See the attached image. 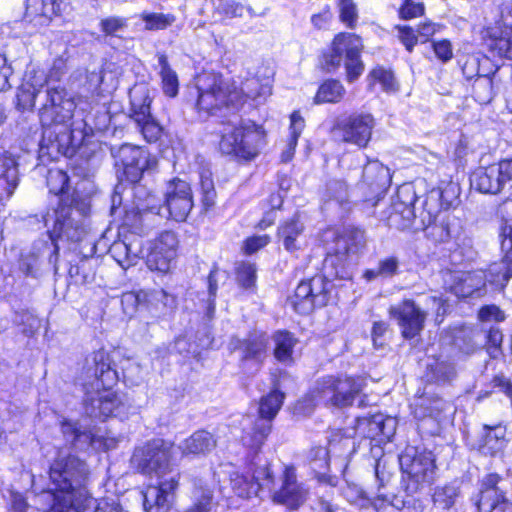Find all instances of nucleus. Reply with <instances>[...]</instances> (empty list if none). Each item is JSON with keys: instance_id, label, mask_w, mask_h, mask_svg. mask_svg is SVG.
Returning <instances> with one entry per match:
<instances>
[{"instance_id": "nucleus-1", "label": "nucleus", "mask_w": 512, "mask_h": 512, "mask_svg": "<svg viewBox=\"0 0 512 512\" xmlns=\"http://www.w3.org/2000/svg\"><path fill=\"white\" fill-rule=\"evenodd\" d=\"M94 378L84 384V409L91 417L105 420L109 417L126 419L135 408L127 398L118 397L111 388L117 383L119 376L111 367L109 355L104 351L93 354Z\"/></svg>"}, {"instance_id": "nucleus-2", "label": "nucleus", "mask_w": 512, "mask_h": 512, "mask_svg": "<svg viewBox=\"0 0 512 512\" xmlns=\"http://www.w3.org/2000/svg\"><path fill=\"white\" fill-rule=\"evenodd\" d=\"M508 199L501 203L497 209V217L500 221L499 240L501 251L504 254L501 263H494L489 267L488 273L482 271L460 272L453 276L455 283L450 290L461 298L469 297L480 291L487 284L493 291H502L510 278V264L512 252V225L508 208Z\"/></svg>"}, {"instance_id": "nucleus-3", "label": "nucleus", "mask_w": 512, "mask_h": 512, "mask_svg": "<svg viewBox=\"0 0 512 512\" xmlns=\"http://www.w3.org/2000/svg\"><path fill=\"white\" fill-rule=\"evenodd\" d=\"M87 465L79 458L59 456L50 467V479L55 486L53 512H84L93 502L85 483Z\"/></svg>"}, {"instance_id": "nucleus-4", "label": "nucleus", "mask_w": 512, "mask_h": 512, "mask_svg": "<svg viewBox=\"0 0 512 512\" xmlns=\"http://www.w3.org/2000/svg\"><path fill=\"white\" fill-rule=\"evenodd\" d=\"M94 130H42L38 146V163L35 169L42 173L44 166L59 156L85 158L88 166L91 157L95 154L98 144L92 141Z\"/></svg>"}, {"instance_id": "nucleus-5", "label": "nucleus", "mask_w": 512, "mask_h": 512, "mask_svg": "<svg viewBox=\"0 0 512 512\" xmlns=\"http://www.w3.org/2000/svg\"><path fill=\"white\" fill-rule=\"evenodd\" d=\"M47 234L33 243L31 251L40 258L47 257L49 263L56 265L58 261V240L80 241L86 233L80 219L70 217V209H52L44 216Z\"/></svg>"}, {"instance_id": "nucleus-6", "label": "nucleus", "mask_w": 512, "mask_h": 512, "mask_svg": "<svg viewBox=\"0 0 512 512\" xmlns=\"http://www.w3.org/2000/svg\"><path fill=\"white\" fill-rule=\"evenodd\" d=\"M164 198L163 206L151 204L152 198L149 197L146 206L137 205L131 210H125L123 224L132 229H138L142 225L143 212L150 211L163 215L162 210H166L168 216L175 221H185L193 207L190 185L184 180L173 179L167 183Z\"/></svg>"}, {"instance_id": "nucleus-7", "label": "nucleus", "mask_w": 512, "mask_h": 512, "mask_svg": "<svg viewBox=\"0 0 512 512\" xmlns=\"http://www.w3.org/2000/svg\"><path fill=\"white\" fill-rule=\"evenodd\" d=\"M362 390L359 379L349 376L327 375L318 379L310 391V400L316 404L343 408L351 406Z\"/></svg>"}, {"instance_id": "nucleus-8", "label": "nucleus", "mask_w": 512, "mask_h": 512, "mask_svg": "<svg viewBox=\"0 0 512 512\" xmlns=\"http://www.w3.org/2000/svg\"><path fill=\"white\" fill-rule=\"evenodd\" d=\"M172 445L163 439H153L137 446L131 457V466L138 472L157 479L176 473L171 467Z\"/></svg>"}, {"instance_id": "nucleus-9", "label": "nucleus", "mask_w": 512, "mask_h": 512, "mask_svg": "<svg viewBox=\"0 0 512 512\" xmlns=\"http://www.w3.org/2000/svg\"><path fill=\"white\" fill-rule=\"evenodd\" d=\"M401 470L408 476L407 489L410 492L430 486L435 479V458L424 448L407 446L399 456Z\"/></svg>"}, {"instance_id": "nucleus-10", "label": "nucleus", "mask_w": 512, "mask_h": 512, "mask_svg": "<svg viewBox=\"0 0 512 512\" xmlns=\"http://www.w3.org/2000/svg\"><path fill=\"white\" fill-rule=\"evenodd\" d=\"M363 44L361 38L348 32L337 34L331 45V51L325 56L328 67L338 68L345 59L347 80L355 81L364 71V64L360 58Z\"/></svg>"}, {"instance_id": "nucleus-11", "label": "nucleus", "mask_w": 512, "mask_h": 512, "mask_svg": "<svg viewBox=\"0 0 512 512\" xmlns=\"http://www.w3.org/2000/svg\"><path fill=\"white\" fill-rule=\"evenodd\" d=\"M284 398V393L274 389L260 399L259 419L254 424L253 433L243 437L246 445L256 450L260 449L272 430V420L278 414Z\"/></svg>"}, {"instance_id": "nucleus-12", "label": "nucleus", "mask_w": 512, "mask_h": 512, "mask_svg": "<svg viewBox=\"0 0 512 512\" xmlns=\"http://www.w3.org/2000/svg\"><path fill=\"white\" fill-rule=\"evenodd\" d=\"M264 130H227L221 137L219 149L223 154L251 160L259 153Z\"/></svg>"}, {"instance_id": "nucleus-13", "label": "nucleus", "mask_w": 512, "mask_h": 512, "mask_svg": "<svg viewBox=\"0 0 512 512\" xmlns=\"http://www.w3.org/2000/svg\"><path fill=\"white\" fill-rule=\"evenodd\" d=\"M46 102L40 109L42 128L63 125L72 119L75 103L68 97L64 88H47L44 92Z\"/></svg>"}, {"instance_id": "nucleus-14", "label": "nucleus", "mask_w": 512, "mask_h": 512, "mask_svg": "<svg viewBox=\"0 0 512 512\" xmlns=\"http://www.w3.org/2000/svg\"><path fill=\"white\" fill-rule=\"evenodd\" d=\"M272 492L274 503L286 506L289 510L299 509L308 499V487L297 479L296 468L293 465H285L280 476V486L277 488L274 478Z\"/></svg>"}, {"instance_id": "nucleus-15", "label": "nucleus", "mask_w": 512, "mask_h": 512, "mask_svg": "<svg viewBox=\"0 0 512 512\" xmlns=\"http://www.w3.org/2000/svg\"><path fill=\"white\" fill-rule=\"evenodd\" d=\"M178 238L173 231H163L148 244L146 264L150 270L168 273L175 265Z\"/></svg>"}, {"instance_id": "nucleus-16", "label": "nucleus", "mask_w": 512, "mask_h": 512, "mask_svg": "<svg viewBox=\"0 0 512 512\" xmlns=\"http://www.w3.org/2000/svg\"><path fill=\"white\" fill-rule=\"evenodd\" d=\"M512 179L510 160L500 161L488 167L477 168L470 177L471 186L481 193H498Z\"/></svg>"}, {"instance_id": "nucleus-17", "label": "nucleus", "mask_w": 512, "mask_h": 512, "mask_svg": "<svg viewBox=\"0 0 512 512\" xmlns=\"http://www.w3.org/2000/svg\"><path fill=\"white\" fill-rule=\"evenodd\" d=\"M405 339H413L424 329L427 314L413 300L405 299L389 308Z\"/></svg>"}, {"instance_id": "nucleus-18", "label": "nucleus", "mask_w": 512, "mask_h": 512, "mask_svg": "<svg viewBox=\"0 0 512 512\" xmlns=\"http://www.w3.org/2000/svg\"><path fill=\"white\" fill-rule=\"evenodd\" d=\"M232 491L240 498L257 495L260 489L271 490L274 487V474L269 466L259 467L252 476L239 471L230 473Z\"/></svg>"}, {"instance_id": "nucleus-19", "label": "nucleus", "mask_w": 512, "mask_h": 512, "mask_svg": "<svg viewBox=\"0 0 512 512\" xmlns=\"http://www.w3.org/2000/svg\"><path fill=\"white\" fill-rule=\"evenodd\" d=\"M179 484V473H170L167 478L158 479L157 485H149L143 492V506L147 512L167 510L174 491Z\"/></svg>"}, {"instance_id": "nucleus-20", "label": "nucleus", "mask_w": 512, "mask_h": 512, "mask_svg": "<svg viewBox=\"0 0 512 512\" xmlns=\"http://www.w3.org/2000/svg\"><path fill=\"white\" fill-rule=\"evenodd\" d=\"M152 90L145 82L135 84L129 92L132 118L141 128H163L151 114Z\"/></svg>"}, {"instance_id": "nucleus-21", "label": "nucleus", "mask_w": 512, "mask_h": 512, "mask_svg": "<svg viewBox=\"0 0 512 512\" xmlns=\"http://www.w3.org/2000/svg\"><path fill=\"white\" fill-rule=\"evenodd\" d=\"M119 161L122 174H118V177L121 180L124 177L128 182L136 183L148 166V154L138 146L123 145L119 150Z\"/></svg>"}, {"instance_id": "nucleus-22", "label": "nucleus", "mask_w": 512, "mask_h": 512, "mask_svg": "<svg viewBox=\"0 0 512 512\" xmlns=\"http://www.w3.org/2000/svg\"><path fill=\"white\" fill-rule=\"evenodd\" d=\"M66 8L63 0H27L24 20L38 28L46 27L54 17L62 16Z\"/></svg>"}, {"instance_id": "nucleus-23", "label": "nucleus", "mask_w": 512, "mask_h": 512, "mask_svg": "<svg viewBox=\"0 0 512 512\" xmlns=\"http://www.w3.org/2000/svg\"><path fill=\"white\" fill-rule=\"evenodd\" d=\"M356 430L365 437L378 442L389 441L396 431L397 421L390 416L381 413L371 417H358Z\"/></svg>"}, {"instance_id": "nucleus-24", "label": "nucleus", "mask_w": 512, "mask_h": 512, "mask_svg": "<svg viewBox=\"0 0 512 512\" xmlns=\"http://www.w3.org/2000/svg\"><path fill=\"white\" fill-rule=\"evenodd\" d=\"M416 201L417 195L414 186L412 184L401 185L392 203L390 221L396 224L397 219L401 218L402 222L398 224V227L400 229L408 228L415 218L414 205Z\"/></svg>"}, {"instance_id": "nucleus-25", "label": "nucleus", "mask_w": 512, "mask_h": 512, "mask_svg": "<svg viewBox=\"0 0 512 512\" xmlns=\"http://www.w3.org/2000/svg\"><path fill=\"white\" fill-rule=\"evenodd\" d=\"M47 187L51 194L59 197V203L56 209L66 207L70 209V217L82 216V213L73 208L76 202L74 192L69 193V177L66 172L57 168H50L47 173Z\"/></svg>"}, {"instance_id": "nucleus-26", "label": "nucleus", "mask_w": 512, "mask_h": 512, "mask_svg": "<svg viewBox=\"0 0 512 512\" xmlns=\"http://www.w3.org/2000/svg\"><path fill=\"white\" fill-rule=\"evenodd\" d=\"M499 480L497 474H489L483 479L479 499L476 502L478 512H504L507 504L502 491L497 486Z\"/></svg>"}, {"instance_id": "nucleus-27", "label": "nucleus", "mask_w": 512, "mask_h": 512, "mask_svg": "<svg viewBox=\"0 0 512 512\" xmlns=\"http://www.w3.org/2000/svg\"><path fill=\"white\" fill-rule=\"evenodd\" d=\"M18 163L13 152H0V201L9 199L19 184Z\"/></svg>"}, {"instance_id": "nucleus-28", "label": "nucleus", "mask_w": 512, "mask_h": 512, "mask_svg": "<svg viewBox=\"0 0 512 512\" xmlns=\"http://www.w3.org/2000/svg\"><path fill=\"white\" fill-rule=\"evenodd\" d=\"M61 431L66 441L79 449L88 446L96 449L109 448L107 442L103 441L101 437L95 435L91 430H82L77 423L64 420L61 422Z\"/></svg>"}, {"instance_id": "nucleus-29", "label": "nucleus", "mask_w": 512, "mask_h": 512, "mask_svg": "<svg viewBox=\"0 0 512 512\" xmlns=\"http://www.w3.org/2000/svg\"><path fill=\"white\" fill-rule=\"evenodd\" d=\"M270 93L271 89L269 86L262 85L257 78H250L242 83L239 90L234 88L229 91L228 98L231 101L233 109L238 110L247 99L260 103L261 99H265Z\"/></svg>"}, {"instance_id": "nucleus-30", "label": "nucleus", "mask_w": 512, "mask_h": 512, "mask_svg": "<svg viewBox=\"0 0 512 512\" xmlns=\"http://www.w3.org/2000/svg\"><path fill=\"white\" fill-rule=\"evenodd\" d=\"M512 28L497 22L487 29L486 46L499 57L511 58Z\"/></svg>"}, {"instance_id": "nucleus-31", "label": "nucleus", "mask_w": 512, "mask_h": 512, "mask_svg": "<svg viewBox=\"0 0 512 512\" xmlns=\"http://www.w3.org/2000/svg\"><path fill=\"white\" fill-rule=\"evenodd\" d=\"M243 361H253L260 366L267 356L269 337L264 332L251 333L245 340L238 341Z\"/></svg>"}, {"instance_id": "nucleus-32", "label": "nucleus", "mask_w": 512, "mask_h": 512, "mask_svg": "<svg viewBox=\"0 0 512 512\" xmlns=\"http://www.w3.org/2000/svg\"><path fill=\"white\" fill-rule=\"evenodd\" d=\"M438 25L431 22L425 21L414 29L410 26H398L399 39L405 46L408 52H412L414 46L420 42H427L437 31Z\"/></svg>"}, {"instance_id": "nucleus-33", "label": "nucleus", "mask_w": 512, "mask_h": 512, "mask_svg": "<svg viewBox=\"0 0 512 512\" xmlns=\"http://www.w3.org/2000/svg\"><path fill=\"white\" fill-rule=\"evenodd\" d=\"M229 89H224L220 85L214 84L209 90H200L197 100V106L201 110L214 113L222 107L233 109L231 101L228 98Z\"/></svg>"}, {"instance_id": "nucleus-34", "label": "nucleus", "mask_w": 512, "mask_h": 512, "mask_svg": "<svg viewBox=\"0 0 512 512\" xmlns=\"http://www.w3.org/2000/svg\"><path fill=\"white\" fill-rule=\"evenodd\" d=\"M303 232L304 225L299 215L295 214L278 227V238L288 252H294L301 247Z\"/></svg>"}, {"instance_id": "nucleus-35", "label": "nucleus", "mask_w": 512, "mask_h": 512, "mask_svg": "<svg viewBox=\"0 0 512 512\" xmlns=\"http://www.w3.org/2000/svg\"><path fill=\"white\" fill-rule=\"evenodd\" d=\"M217 445L214 436L205 430L194 432L179 446L184 455H205L210 453Z\"/></svg>"}, {"instance_id": "nucleus-36", "label": "nucleus", "mask_w": 512, "mask_h": 512, "mask_svg": "<svg viewBox=\"0 0 512 512\" xmlns=\"http://www.w3.org/2000/svg\"><path fill=\"white\" fill-rule=\"evenodd\" d=\"M390 181L389 169L378 161L369 162L363 169V182L375 193L385 190Z\"/></svg>"}, {"instance_id": "nucleus-37", "label": "nucleus", "mask_w": 512, "mask_h": 512, "mask_svg": "<svg viewBox=\"0 0 512 512\" xmlns=\"http://www.w3.org/2000/svg\"><path fill=\"white\" fill-rule=\"evenodd\" d=\"M273 341L275 344V358L284 364L291 363L293 361L294 347L298 343L294 335L288 331H277L273 335Z\"/></svg>"}, {"instance_id": "nucleus-38", "label": "nucleus", "mask_w": 512, "mask_h": 512, "mask_svg": "<svg viewBox=\"0 0 512 512\" xmlns=\"http://www.w3.org/2000/svg\"><path fill=\"white\" fill-rule=\"evenodd\" d=\"M159 74L162 82L163 93L168 97H175L179 90V81L176 72L171 68L167 56L163 53L157 55Z\"/></svg>"}, {"instance_id": "nucleus-39", "label": "nucleus", "mask_w": 512, "mask_h": 512, "mask_svg": "<svg viewBox=\"0 0 512 512\" xmlns=\"http://www.w3.org/2000/svg\"><path fill=\"white\" fill-rule=\"evenodd\" d=\"M399 259L396 256H388L379 260L375 268L367 269L363 273V278L367 282L377 279H388L395 276L399 271Z\"/></svg>"}, {"instance_id": "nucleus-40", "label": "nucleus", "mask_w": 512, "mask_h": 512, "mask_svg": "<svg viewBox=\"0 0 512 512\" xmlns=\"http://www.w3.org/2000/svg\"><path fill=\"white\" fill-rule=\"evenodd\" d=\"M485 435L479 446V450L483 454L495 455L505 446V429L502 426L484 427Z\"/></svg>"}, {"instance_id": "nucleus-41", "label": "nucleus", "mask_w": 512, "mask_h": 512, "mask_svg": "<svg viewBox=\"0 0 512 512\" xmlns=\"http://www.w3.org/2000/svg\"><path fill=\"white\" fill-rule=\"evenodd\" d=\"M324 204L327 209L334 205L343 210L349 209L348 190L343 181L334 180L328 184Z\"/></svg>"}, {"instance_id": "nucleus-42", "label": "nucleus", "mask_w": 512, "mask_h": 512, "mask_svg": "<svg viewBox=\"0 0 512 512\" xmlns=\"http://www.w3.org/2000/svg\"><path fill=\"white\" fill-rule=\"evenodd\" d=\"M345 94L344 86L337 80H327L318 89L315 96L316 103H335Z\"/></svg>"}, {"instance_id": "nucleus-43", "label": "nucleus", "mask_w": 512, "mask_h": 512, "mask_svg": "<svg viewBox=\"0 0 512 512\" xmlns=\"http://www.w3.org/2000/svg\"><path fill=\"white\" fill-rule=\"evenodd\" d=\"M446 406L447 403L439 397H434L432 399L421 397L416 403L417 408L415 410V417H437L440 412L446 410Z\"/></svg>"}, {"instance_id": "nucleus-44", "label": "nucleus", "mask_w": 512, "mask_h": 512, "mask_svg": "<svg viewBox=\"0 0 512 512\" xmlns=\"http://www.w3.org/2000/svg\"><path fill=\"white\" fill-rule=\"evenodd\" d=\"M309 286L311 289V298L313 301V308L322 307L327 304L328 301V285L329 282L323 275H315L308 279Z\"/></svg>"}, {"instance_id": "nucleus-45", "label": "nucleus", "mask_w": 512, "mask_h": 512, "mask_svg": "<svg viewBox=\"0 0 512 512\" xmlns=\"http://www.w3.org/2000/svg\"><path fill=\"white\" fill-rule=\"evenodd\" d=\"M311 289L308 280L301 281L296 287L293 305L299 313H309L314 309Z\"/></svg>"}, {"instance_id": "nucleus-46", "label": "nucleus", "mask_w": 512, "mask_h": 512, "mask_svg": "<svg viewBox=\"0 0 512 512\" xmlns=\"http://www.w3.org/2000/svg\"><path fill=\"white\" fill-rule=\"evenodd\" d=\"M343 497L352 505L358 508H366L372 504L368 494L357 484L346 483L342 488Z\"/></svg>"}, {"instance_id": "nucleus-47", "label": "nucleus", "mask_w": 512, "mask_h": 512, "mask_svg": "<svg viewBox=\"0 0 512 512\" xmlns=\"http://www.w3.org/2000/svg\"><path fill=\"white\" fill-rule=\"evenodd\" d=\"M427 377L431 381L446 382L454 376L453 366L445 361L434 359L432 363L427 365Z\"/></svg>"}, {"instance_id": "nucleus-48", "label": "nucleus", "mask_w": 512, "mask_h": 512, "mask_svg": "<svg viewBox=\"0 0 512 512\" xmlns=\"http://www.w3.org/2000/svg\"><path fill=\"white\" fill-rule=\"evenodd\" d=\"M140 17L145 22V28L147 30L165 29L175 21L174 15L163 13L143 12Z\"/></svg>"}, {"instance_id": "nucleus-49", "label": "nucleus", "mask_w": 512, "mask_h": 512, "mask_svg": "<svg viewBox=\"0 0 512 512\" xmlns=\"http://www.w3.org/2000/svg\"><path fill=\"white\" fill-rule=\"evenodd\" d=\"M459 495V488L455 485H446L436 489L433 500L442 509L451 508Z\"/></svg>"}, {"instance_id": "nucleus-50", "label": "nucleus", "mask_w": 512, "mask_h": 512, "mask_svg": "<svg viewBox=\"0 0 512 512\" xmlns=\"http://www.w3.org/2000/svg\"><path fill=\"white\" fill-rule=\"evenodd\" d=\"M339 18L348 28H354L358 21L357 6L353 0H339Z\"/></svg>"}, {"instance_id": "nucleus-51", "label": "nucleus", "mask_w": 512, "mask_h": 512, "mask_svg": "<svg viewBox=\"0 0 512 512\" xmlns=\"http://www.w3.org/2000/svg\"><path fill=\"white\" fill-rule=\"evenodd\" d=\"M236 277L239 285L249 289L255 286L256 268L255 265L248 262H241L236 267Z\"/></svg>"}, {"instance_id": "nucleus-52", "label": "nucleus", "mask_w": 512, "mask_h": 512, "mask_svg": "<svg viewBox=\"0 0 512 512\" xmlns=\"http://www.w3.org/2000/svg\"><path fill=\"white\" fill-rule=\"evenodd\" d=\"M473 96L475 100L483 105L492 99V81L487 77H481L475 80L473 84Z\"/></svg>"}, {"instance_id": "nucleus-53", "label": "nucleus", "mask_w": 512, "mask_h": 512, "mask_svg": "<svg viewBox=\"0 0 512 512\" xmlns=\"http://www.w3.org/2000/svg\"><path fill=\"white\" fill-rule=\"evenodd\" d=\"M100 29L107 36H119L127 28V20L123 17L110 16L100 21Z\"/></svg>"}, {"instance_id": "nucleus-54", "label": "nucleus", "mask_w": 512, "mask_h": 512, "mask_svg": "<svg viewBox=\"0 0 512 512\" xmlns=\"http://www.w3.org/2000/svg\"><path fill=\"white\" fill-rule=\"evenodd\" d=\"M343 142L357 147H365L371 138V130H338Z\"/></svg>"}, {"instance_id": "nucleus-55", "label": "nucleus", "mask_w": 512, "mask_h": 512, "mask_svg": "<svg viewBox=\"0 0 512 512\" xmlns=\"http://www.w3.org/2000/svg\"><path fill=\"white\" fill-rule=\"evenodd\" d=\"M267 204L270 207L269 211L265 212V216L259 223L261 229L270 226L275 220V210L280 209L283 204V196L280 192L272 193L267 199Z\"/></svg>"}, {"instance_id": "nucleus-56", "label": "nucleus", "mask_w": 512, "mask_h": 512, "mask_svg": "<svg viewBox=\"0 0 512 512\" xmlns=\"http://www.w3.org/2000/svg\"><path fill=\"white\" fill-rule=\"evenodd\" d=\"M349 239L347 238L346 231L337 236L335 239V247H334V253L335 255H328L327 258L324 261L325 266L328 264H333L335 259H338L340 261H343L346 257H348L350 254L349 247H348Z\"/></svg>"}, {"instance_id": "nucleus-57", "label": "nucleus", "mask_w": 512, "mask_h": 512, "mask_svg": "<svg viewBox=\"0 0 512 512\" xmlns=\"http://www.w3.org/2000/svg\"><path fill=\"white\" fill-rule=\"evenodd\" d=\"M431 218V215L429 216ZM427 237L431 238L435 242H446L450 238V231L447 223L442 221L441 223H432L429 219L428 225L425 227Z\"/></svg>"}, {"instance_id": "nucleus-58", "label": "nucleus", "mask_w": 512, "mask_h": 512, "mask_svg": "<svg viewBox=\"0 0 512 512\" xmlns=\"http://www.w3.org/2000/svg\"><path fill=\"white\" fill-rule=\"evenodd\" d=\"M312 469L321 473L329 467V450L325 447H316L310 451Z\"/></svg>"}, {"instance_id": "nucleus-59", "label": "nucleus", "mask_w": 512, "mask_h": 512, "mask_svg": "<svg viewBox=\"0 0 512 512\" xmlns=\"http://www.w3.org/2000/svg\"><path fill=\"white\" fill-rule=\"evenodd\" d=\"M214 8L227 17H242L244 6L231 0H214Z\"/></svg>"}, {"instance_id": "nucleus-60", "label": "nucleus", "mask_w": 512, "mask_h": 512, "mask_svg": "<svg viewBox=\"0 0 512 512\" xmlns=\"http://www.w3.org/2000/svg\"><path fill=\"white\" fill-rule=\"evenodd\" d=\"M42 93L40 89L33 86H27L21 89L17 94V105L23 109H31L35 105L36 98Z\"/></svg>"}, {"instance_id": "nucleus-61", "label": "nucleus", "mask_w": 512, "mask_h": 512, "mask_svg": "<svg viewBox=\"0 0 512 512\" xmlns=\"http://www.w3.org/2000/svg\"><path fill=\"white\" fill-rule=\"evenodd\" d=\"M369 76L378 81L385 91L390 92L396 90V81L391 71L377 67L370 72Z\"/></svg>"}, {"instance_id": "nucleus-62", "label": "nucleus", "mask_w": 512, "mask_h": 512, "mask_svg": "<svg viewBox=\"0 0 512 512\" xmlns=\"http://www.w3.org/2000/svg\"><path fill=\"white\" fill-rule=\"evenodd\" d=\"M221 272L218 269H213L209 273L208 276V292H209V299H208V308H207V315L208 317H212L215 312V298L216 293L218 289V280L220 279Z\"/></svg>"}, {"instance_id": "nucleus-63", "label": "nucleus", "mask_w": 512, "mask_h": 512, "mask_svg": "<svg viewBox=\"0 0 512 512\" xmlns=\"http://www.w3.org/2000/svg\"><path fill=\"white\" fill-rule=\"evenodd\" d=\"M376 121L372 114L367 112H355L348 118L347 128H373Z\"/></svg>"}, {"instance_id": "nucleus-64", "label": "nucleus", "mask_w": 512, "mask_h": 512, "mask_svg": "<svg viewBox=\"0 0 512 512\" xmlns=\"http://www.w3.org/2000/svg\"><path fill=\"white\" fill-rule=\"evenodd\" d=\"M424 13V5L414 0H405L399 9V15L402 19L409 20L421 16Z\"/></svg>"}]
</instances>
